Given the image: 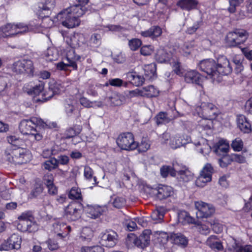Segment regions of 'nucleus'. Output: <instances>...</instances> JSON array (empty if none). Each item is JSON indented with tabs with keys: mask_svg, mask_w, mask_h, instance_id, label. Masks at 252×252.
<instances>
[{
	"mask_svg": "<svg viewBox=\"0 0 252 252\" xmlns=\"http://www.w3.org/2000/svg\"><path fill=\"white\" fill-rule=\"evenodd\" d=\"M64 108L66 115L69 117L72 116L74 113V111L75 110L73 102H66L64 104Z\"/></svg>",
	"mask_w": 252,
	"mask_h": 252,
	"instance_id": "63",
	"label": "nucleus"
},
{
	"mask_svg": "<svg viewBox=\"0 0 252 252\" xmlns=\"http://www.w3.org/2000/svg\"><path fill=\"white\" fill-rule=\"evenodd\" d=\"M84 41V36L79 33H74L70 36V45L72 48H76L80 46L81 43Z\"/></svg>",
	"mask_w": 252,
	"mask_h": 252,
	"instance_id": "38",
	"label": "nucleus"
},
{
	"mask_svg": "<svg viewBox=\"0 0 252 252\" xmlns=\"http://www.w3.org/2000/svg\"><path fill=\"white\" fill-rule=\"evenodd\" d=\"M49 88L55 94H60L61 92L64 91V86L62 84L54 80L49 82Z\"/></svg>",
	"mask_w": 252,
	"mask_h": 252,
	"instance_id": "44",
	"label": "nucleus"
},
{
	"mask_svg": "<svg viewBox=\"0 0 252 252\" xmlns=\"http://www.w3.org/2000/svg\"><path fill=\"white\" fill-rule=\"evenodd\" d=\"M84 14V10L79 5H71L56 15L57 20L68 29L79 26V17Z\"/></svg>",
	"mask_w": 252,
	"mask_h": 252,
	"instance_id": "3",
	"label": "nucleus"
},
{
	"mask_svg": "<svg viewBox=\"0 0 252 252\" xmlns=\"http://www.w3.org/2000/svg\"><path fill=\"white\" fill-rule=\"evenodd\" d=\"M81 252H104V249L98 245L83 246L81 249Z\"/></svg>",
	"mask_w": 252,
	"mask_h": 252,
	"instance_id": "52",
	"label": "nucleus"
},
{
	"mask_svg": "<svg viewBox=\"0 0 252 252\" xmlns=\"http://www.w3.org/2000/svg\"><path fill=\"white\" fill-rule=\"evenodd\" d=\"M42 167L45 170L51 171L58 167V161L57 159L52 158L42 164Z\"/></svg>",
	"mask_w": 252,
	"mask_h": 252,
	"instance_id": "42",
	"label": "nucleus"
},
{
	"mask_svg": "<svg viewBox=\"0 0 252 252\" xmlns=\"http://www.w3.org/2000/svg\"><path fill=\"white\" fill-rule=\"evenodd\" d=\"M185 80L189 83H194L202 86L201 83L205 79L195 70H187L184 74Z\"/></svg>",
	"mask_w": 252,
	"mask_h": 252,
	"instance_id": "19",
	"label": "nucleus"
},
{
	"mask_svg": "<svg viewBox=\"0 0 252 252\" xmlns=\"http://www.w3.org/2000/svg\"><path fill=\"white\" fill-rule=\"evenodd\" d=\"M116 142L118 147L124 150H133L138 146V144L134 141V136L131 132L120 134Z\"/></svg>",
	"mask_w": 252,
	"mask_h": 252,
	"instance_id": "9",
	"label": "nucleus"
},
{
	"mask_svg": "<svg viewBox=\"0 0 252 252\" xmlns=\"http://www.w3.org/2000/svg\"><path fill=\"white\" fill-rule=\"evenodd\" d=\"M146 192L150 196L157 197L161 200L170 197L174 194V190L172 187L165 185H159L156 188L147 187L145 189Z\"/></svg>",
	"mask_w": 252,
	"mask_h": 252,
	"instance_id": "10",
	"label": "nucleus"
},
{
	"mask_svg": "<svg viewBox=\"0 0 252 252\" xmlns=\"http://www.w3.org/2000/svg\"><path fill=\"white\" fill-rule=\"evenodd\" d=\"M231 147L234 151H240L243 147V142L241 139L236 138L232 141Z\"/></svg>",
	"mask_w": 252,
	"mask_h": 252,
	"instance_id": "62",
	"label": "nucleus"
},
{
	"mask_svg": "<svg viewBox=\"0 0 252 252\" xmlns=\"http://www.w3.org/2000/svg\"><path fill=\"white\" fill-rule=\"evenodd\" d=\"M172 54H168L164 49L160 48L157 51L155 59L158 63H163L169 62L170 58H172Z\"/></svg>",
	"mask_w": 252,
	"mask_h": 252,
	"instance_id": "33",
	"label": "nucleus"
},
{
	"mask_svg": "<svg viewBox=\"0 0 252 252\" xmlns=\"http://www.w3.org/2000/svg\"><path fill=\"white\" fill-rule=\"evenodd\" d=\"M226 245L227 247L224 252H239L240 250L244 252H252V245H246L241 248L236 243V241L231 237L227 239Z\"/></svg>",
	"mask_w": 252,
	"mask_h": 252,
	"instance_id": "17",
	"label": "nucleus"
},
{
	"mask_svg": "<svg viewBox=\"0 0 252 252\" xmlns=\"http://www.w3.org/2000/svg\"><path fill=\"white\" fill-rule=\"evenodd\" d=\"M160 141L163 144H167L169 141V145L170 148L176 149L189 143L190 141V138L188 136H185L180 134L170 136L168 133H164L162 135Z\"/></svg>",
	"mask_w": 252,
	"mask_h": 252,
	"instance_id": "7",
	"label": "nucleus"
},
{
	"mask_svg": "<svg viewBox=\"0 0 252 252\" xmlns=\"http://www.w3.org/2000/svg\"><path fill=\"white\" fill-rule=\"evenodd\" d=\"M249 37L248 32L243 29H236L227 33L226 42L230 47L237 46L245 43Z\"/></svg>",
	"mask_w": 252,
	"mask_h": 252,
	"instance_id": "8",
	"label": "nucleus"
},
{
	"mask_svg": "<svg viewBox=\"0 0 252 252\" xmlns=\"http://www.w3.org/2000/svg\"><path fill=\"white\" fill-rule=\"evenodd\" d=\"M124 224L129 231H134L137 227L135 220L129 218L125 219Z\"/></svg>",
	"mask_w": 252,
	"mask_h": 252,
	"instance_id": "53",
	"label": "nucleus"
},
{
	"mask_svg": "<svg viewBox=\"0 0 252 252\" xmlns=\"http://www.w3.org/2000/svg\"><path fill=\"white\" fill-rule=\"evenodd\" d=\"M195 207L197 210L196 215L198 218H207L215 212V208L211 205L202 201H195Z\"/></svg>",
	"mask_w": 252,
	"mask_h": 252,
	"instance_id": "15",
	"label": "nucleus"
},
{
	"mask_svg": "<svg viewBox=\"0 0 252 252\" xmlns=\"http://www.w3.org/2000/svg\"><path fill=\"white\" fill-rule=\"evenodd\" d=\"M82 206L80 203L71 202L64 209V216L71 221L78 220L81 217Z\"/></svg>",
	"mask_w": 252,
	"mask_h": 252,
	"instance_id": "12",
	"label": "nucleus"
},
{
	"mask_svg": "<svg viewBox=\"0 0 252 252\" xmlns=\"http://www.w3.org/2000/svg\"><path fill=\"white\" fill-rule=\"evenodd\" d=\"M6 156L9 162L15 164L26 163L30 161L32 158L29 150L20 147L7 149Z\"/></svg>",
	"mask_w": 252,
	"mask_h": 252,
	"instance_id": "5",
	"label": "nucleus"
},
{
	"mask_svg": "<svg viewBox=\"0 0 252 252\" xmlns=\"http://www.w3.org/2000/svg\"><path fill=\"white\" fill-rule=\"evenodd\" d=\"M171 239L177 245L185 246L188 244L186 237L181 234H173L171 235Z\"/></svg>",
	"mask_w": 252,
	"mask_h": 252,
	"instance_id": "43",
	"label": "nucleus"
},
{
	"mask_svg": "<svg viewBox=\"0 0 252 252\" xmlns=\"http://www.w3.org/2000/svg\"><path fill=\"white\" fill-rule=\"evenodd\" d=\"M179 169L176 170L177 178L180 181L188 182L192 179L193 174L188 169V168L178 163Z\"/></svg>",
	"mask_w": 252,
	"mask_h": 252,
	"instance_id": "20",
	"label": "nucleus"
},
{
	"mask_svg": "<svg viewBox=\"0 0 252 252\" xmlns=\"http://www.w3.org/2000/svg\"><path fill=\"white\" fill-rule=\"evenodd\" d=\"M47 126L41 119L36 117H32L30 119L22 120L19 125L20 132L24 135H28L31 140L40 141L43 136L36 127H45Z\"/></svg>",
	"mask_w": 252,
	"mask_h": 252,
	"instance_id": "4",
	"label": "nucleus"
},
{
	"mask_svg": "<svg viewBox=\"0 0 252 252\" xmlns=\"http://www.w3.org/2000/svg\"><path fill=\"white\" fill-rule=\"evenodd\" d=\"M68 197L72 200H82V195L80 189L77 187H72L69 191Z\"/></svg>",
	"mask_w": 252,
	"mask_h": 252,
	"instance_id": "47",
	"label": "nucleus"
},
{
	"mask_svg": "<svg viewBox=\"0 0 252 252\" xmlns=\"http://www.w3.org/2000/svg\"><path fill=\"white\" fill-rule=\"evenodd\" d=\"M213 168L209 163L205 165L200 171L199 176L195 181V184L199 187H203L212 180Z\"/></svg>",
	"mask_w": 252,
	"mask_h": 252,
	"instance_id": "14",
	"label": "nucleus"
},
{
	"mask_svg": "<svg viewBox=\"0 0 252 252\" xmlns=\"http://www.w3.org/2000/svg\"><path fill=\"white\" fill-rule=\"evenodd\" d=\"M151 231L149 229H145L139 236V238H136L134 240V244L138 247H144L148 245L150 241V234Z\"/></svg>",
	"mask_w": 252,
	"mask_h": 252,
	"instance_id": "25",
	"label": "nucleus"
},
{
	"mask_svg": "<svg viewBox=\"0 0 252 252\" xmlns=\"http://www.w3.org/2000/svg\"><path fill=\"white\" fill-rule=\"evenodd\" d=\"M58 21V20H57L56 16L54 17V19H52L51 18L47 16L44 17L42 19L40 23H39V22L37 23V21L36 20L35 21H33L30 23L28 27L29 28H37L38 30L40 31V32H37L34 30H29V31H32L35 32H43V29L51 28L53 26L54 24Z\"/></svg>",
	"mask_w": 252,
	"mask_h": 252,
	"instance_id": "16",
	"label": "nucleus"
},
{
	"mask_svg": "<svg viewBox=\"0 0 252 252\" xmlns=\"http://www.w3.org/2000/svg\"><path fill=\"white\" fill-rule=\"evenodd\" d=\"M122 97L117 94H114L109 97V99L112 106H119L122 103Z\"/></svg>",
	"mask_w": 252,
	"mask_h": 252,
	"instance_id": "61",
	"label": "nucleus"
},
{
	"mask_svg": "<svg viewBox=\"0 0 252 252\" xmlns=\"http://www.w3.org/2000/svg\"><path fill=\"white\" fill-rule=\"evenodd\" d=\"M154 236L157 242L162 245L166 244L169 239L168 234L163 231H155Z\"/></svg>",
	"mask_w": 252,
	"mask_h": 252,
	"instance_id": "39",
	"label": "nucleus"
},
{
	"mask_svg": "<svg viewBox=\"0 0 252 252\" xmlns=\"http://www.w3.org/2000/svg\"><path fill=\"white\" fill-rule=\"evenodd\" d=\"M94 236V231L88 227L83 228L80 234V238L84 242H90Z\"/></svg>",
	"mask_w": 252,
	"mask_h": 252,
	"instance_id": "37",
	"label": "nucleus"
},
{
	"mask_svg": "<svg viewBox=\"0 0 252 252\" xmlns=\"http://www.w3.org/2000/svg\"><path fill=\"white\" fill-rule=\"evenodd\" d=\"M29 30L40 32L37 28H29L27 25L23 23L18 24L7 23L0 28V39L26 32L29 31Z\"/></svg>",
	"mask_w": 252,
	"mask_h": 252,
	"instance_id": "6",
	"label": "nucleus"
},
{
	"mask_svg": "<svg viewBox=\"0 0 252 252\" xmlns=\"http://www.w3.org/2000/svg\"><path fill=\"white\" fill-rule=\"evenodd\" d=\"M162 33V30L158 26H153L149 30L141 32V35L145 37H151L155 38L159 36Z\"/></svg>",
	"mask_w": 252,
	"mask_h": 252,
	"instance_id": "31",
	"label": "nucleus"
},
{
	"mask_svg": "<svg viewBox=\"0 0 252 252\" xmlns=\"http://www.w3.org/2000/svg\"><path fill=\"white\" fill-rule=\"evenodd\" d=\"M25 62L21 63L20 60L15 62L12 66V70L17 73H25V69H24L22 65H24Z\"/></svg>",
	"mask_w": 252,
	"mask_h": 252,
	"instance_id": "56",
	"label": "nucleus"
},
{
	"mask_svg": "<svg viewBox=\"0 0 252 252\" xmlns=\"http://www.w3.org/2000/svg\"><path fill=\"white\" fill-rule=\"evenodd\" d=\"M171 119L167 116L166 113L160 112L156 117L157 123L159 124H166L169 123Z\"/></svg>",
	"mask_w": 252,
	"mask_h": 252,
	"instance_id": "50",
	"label": "nucleus"
},
{
	"mask_svg": "<svg viewBox=\"0 0 252 252\" xmlns=\"http://www.w3.org/2000/svg\"><path fill=\"white\" fill-rule=\"evenodd\" d=\"M244 2V0H229L228 11L232 13L235 12L236 8L240 6Z\"/></svg>",
	"mask_w": 252,
	"mask_h": 252,
	"instance_id": "54",
	"label": "nucleus"
},
{
	"mask_svg": "<svg viewBox=\"0 0 252 252\" xmlns=\"http://www.w3.org/2000/svg\"><path fill=\"white\" fill-rule=\"evenodd\" d=\"M21 63H23L24 62L26 63H24V65H22L24 69H25V73H32L33 71V66L32 62L30 60H25L23 59L20 60Z\"/></svg>",
	"mask_w": 252,
	"mask_h": 252,
	"instance_id": "57",
	"label": "nucleus"
},
{
	"mask_svg": "<svg viewBox=\"0 0 252 252\" xmlns=\"http://www.w3.org/2000/svg\"><path fill=\"white\" fill-rule=\"evenodd\" d=\"M198 3L197 0H179L177 5L183 10L189 11L196 9Z\"/></svg>",
	"mask_w": 252,
	"mask_h": 252,
	"instance_id": "24",
	"label": "nucleus"
},
{
	"mask_svg": "<svg viewBox=\"0 0 252 252\" xmlns=\"http://www.w3.org/2000/svg\"><path fill=\"white\" fill-rule=\"evenodd\" d=\"M178 220L184 225L193 223L194 222V219L185 211H181L179 213Z\"/></svg>",
	"mask_w": 252,
	"mask_h": 252,
	"instance_id": "36",
	"label": "nucleus"
},
{
	"mask_svg": "<svg viewBox=\"0 0 252 252\" xmlns=\"http://www.w3.org/2000/svg\"><path fill=\"white\" fill-rule=\"evenodd\" d=\"M17 229L22 232H35L38 230V225L33 218L32 220L27 221V223L18 227Z\"/></svg>",
	"mask_w": 252,
	"mask_h": 252,
	"instance_id": "32",
	"label": "nucleus"
},
{
	"mask_svg": "<svg viewBox=\"0 0 252 252\" xmlns=\"http://www.w3.org/2000/svg\"><path fill=\"white\" fill-rule=\"evenodd\" d=\"M169 63L172 65L174 72L179 76H183L184 74V69L182 67L180 63L178 60L172 59L169 61Z\"/></svg>",
	"mask_w": 252,
	"mask_h": 252,
	"instance_id": "45",
	"label": "nucleus"
},
{
	"mask_svg": "<svg viewBox=\"0 0 252 252\" xmlns=\"http://www.w3.org/2000/svg\"><path fill=\"white\" fill-rule=\"evenodd\" d=\"M143 97L148 98L156 97L159 94V89L154 85H149L142 87Z\"/></svg>",
	"mask_w": 252,
	"mask_h": 252,
	"instance_id": "29",
	"label": "nucleus"
},
{
	"mask_svg": "<svg viewBox=\"0 0 252 252\" xmlns=\"http://www.w3.org/2000/svg\"><path fill=\"white\" fill-rule=\"evenodd\" d=\"M21 236L17 233H13L0 244V251L19 250L21 248Z\"/></svg>",
	"mask_w": 252,
	"mask_h": 252,
	"instance_id": "11",
	"label": "nucleus"
},
{
	"mask_svg": "<svg viewBox=\"0 0 252 252\" xmlns=\"http://www.w3.org/2000/svg\"><path fill=\"white\" fill-rule=\"evenodd\" d=\"M44 55L46 60L50 62L56 61L59 57L57 49L54 47L48 48Z\"/></svg>",
	"mask_w": 252,
	"mask_h": 252,
	"instance_id": "40",
	"label": "nucleus"
},
{
	"mask_svg": "<svg viewBox=\"0 0 252 252\" xmlns=\"http://www.w3.org/2000/svg\"><path fill=\"white\" fill-rule=\"evenodd\" d=\"M209 223H201L200 224L197 225V230L200 233L203 235H207L210 232V229L209 228Z\"/></svg>",
	"mask_w": 252,
	"mask_h": 252,
	"instance_id": "60",
	"label": "nucleus"
},
{
	"mask_svg": "<svg viewBox=\"0 0 252 252\" xmlns=\"http://www.w3.org/2000/svg\"><path fill=\"white\" fill-rule=\"evenodd\" d=\"M206 245L215 251H220L223 249L220 239L215 235H211L207 238L206 241Z\"/></svg>",
	"mask_w": 252,
	"mask_h": 252,
	"instance_id": "21",
	"label": "nucleus"
},
{
	"mask_svg": "<svg viewBox=\"0 0 252 252\" xmlns=\"http://www.w3.org/2000/svg\"><path fill=\"white\" fill-rule=\"evenodd\" d=\"M195 112L202 118L199 125L204 129H211L213 127V121L220 113L219 110L214 104L204 102L196 107Z\"/></svg>",
	"mask_w": 252,
	"mask_h": 252,
	"instance_id": "2",
	"label": "nucleus"
},
{
	"mask_svg": "<svg viewBox=\"0 0 252 252\" xmlns=\"http://www.w3.org/2000/svg\"><path fill=\"white\" fill-rule=\"evenodd\" d=\"M237 124L239 129L244 133H249L251 131V124L243 115L237 116Z\"/></svg>",
	"mask_w": 252,
	"mask_h": 252,
	"instance_id": "28",
	"label": "nucleus"
},
{
	"mask_svg": "<svg viewBox=\"0 0 252 252\" xmlns=\"http://www.w3.org/2000/svg\"><path fill=\"white\" fill-rule=\"evenodd\" d=\"M144 75L147 79L153 80L156 77V65L154 63L144 65Z\"/></svg>",
	"mask_w": 252,
	"mask_h": 252,
	"instance_id": "34",
	"label": "nucleus"
},
{
	"mask_svg": "<svg viewBox=\"0 0 252 252\" xmlns=\"http://www.w3.org/2000/svg\"><path fill=\"white\" fill-rule=\"evenodd\" d=\"M66 60L69 65L74 69H77V65L76 63V61L79 60V57L75 55L74 48L69 47L66 49Z\"/></svg>",
	"mask_w": 252,
	"mask_h": 252,
	"instance_id": "26",
	"label": "nucleus"
},
{
	"mask_svg": "<svg viewBox=\"0 0 252 252\" xmlns=\"http://www.w3.org/2000/svg\"><path fill=\"white\" fill-rule=\"evenodd\" d=\"M126 77L128 79V81L136 86L141 85L143 83L145 80L143 76L137 74L135 72L127 73L126 74Z\"/></svg>",
	"mask_w": 252,
	"mask_h": 252,
	"instance_id": "35",
	"label": "nucleus"
},
{
	"mask_svg": "<svg viewBox=\"0 0 252 252\" xmlns=\"http://www.w3.org/2000/svg\"><path fill=\"white\" fill-rule=\"evenodd\" d=\"M178 162H173L172 166H163L160 169V174L163 177H166L168 175L172 177H176V170L179 169Z\"/></svg>",
	"mask_w": 252,
	"mask_h": 252,
	"instance_id": "27",
	"label": "nucleus"
},
{
	"mask_svg": "<svg viewBox=\"0 0 252 252\" xmlns=\"http://www.w3.org/2000/svg\"><path fill=\"white\" fill-rule=\"evenodd\" d=\"M162 33V30L158 26H153L149 30L141 32V35L145 37H151L155 38L159 36Z\"/></svg>",
	"mask_w": 252,
	"mask_h": 252,
	"instance_id": "30",
	"label": "nucleus"
},
{
	"mask_svg": "<svg viewBox=\"0 0 252 252\" xmlns=\"http://www.w3.org/2000/svg\"><path fill=\"white\" fill-rule=\"evenodd\" d=\"M34 218L33 217L32 213L30 212H25L23 213L18 218L19 222L17 224V227L21 226V225L27 223V221H29L32 220Z\"/></svg>",
	"mask_w": 252,
	"mask_h": 252,
	"instance_id": "46",
	"label": "nucleus"
},
{
	"mask_svg": "<svg viewBox=\"0 0 252 252\" xmlns=\"http://www.w3.org/2000/svg\"><path fill=\"white\" fill-rule=\"evenodd\" d=\"M118 242V235L117 233L112 230L106 231L100 235V244L107 248L114 247Z\"/></svg>",
	"mask_w": 252,
	"mask_h": 252,
	"instance_id": "13",
	"label": "nucleus"
},
{
	"mask_svg": "<svg viewBox=\"0 0 252 252\" xmlns=\"http://www.w3.org/2000/svg\"><path fill=\"white\" fill-rule=\"evenodd\" d=\"M162 210L161 208H157L153 211L151 214L152 219L155 220H162L164 216V212Z\"/></svg>",
	"mask_w": 252,
	"mask_h": 252,
	"instance_id": "59",
	"label": "nucleus"
},
{
	"mask_svg": "<svg viewBox=\"0 0 252 252\" xmlns=\"http://www.w3.org/2000/svg\"><path fill=\"white\" fill-rule=\"evenodd\" d=\"M229 143L224 139L220 140L214 146V152L219 156H224L228 151Z\"/></svg>",
	"mask_w": 252,
	"mask_h": 252,
	"instance_id": "22",
	"label": "nucleus"
},
{
	"mask_svg": "<svg viewBox=\"0 0 252 252\" xmlns=\"http://www.w3.org/2000/svg\"><path fill=\"white\" fill-rule=\"evenodd\" d=\"M150 147L149 142L146 140H142L139 144H138L137 148L140 152H146Z\"/></svg>",
	"mask_w": 252,
	"mask_h": 252,
	"instance_id": "64",
	"label": "nucleus"
},
{
	"mask_svg": "<svg viewBox=\"0 0 252 252\" xmlns=\"http://www.w3.org/2000/svg\"><path fill=\"white\" fill-rule=\"evenodd\" d=\"M52 230L56 234L57 237L62 239L68 235L71 230V227L65 223L57 221L53 224Z\"/></svg>",
	"mask_w": 252,
	"mask_h": 252,
	"instance_id": "18",
	"label": "nucleus"
},
{
	"mask_svg": "<svg viewBox=\"0 0 252 252\" xmlns=\"http://www.w3.org/2000/svg\"><path fill=\"white\" fill-rule=\"evenodd\" d=\"M208 223L212 226L213 230L215 233H220L222 231L223 225L218 220H211Z\"/></svg>",
	"mask_w": 252,
	"mask_h": 252,
	"instance_id": "48",
	"label": "nucleus"
},
{
	"mask_svg": "<svg viewBox=\"0 0 252 252\" xmlns=\"http://www.w3.org/2000/svg\"><path fill=\"white\" fill-rule=\"evenodd\" d=\"M8 142L13 146L20 147L19 146L23 145L24 141L22 139L19 138L15 135H9L7 137Z\"/></svg>",
	"mask_w": 252,
	"mask_h": 252,
	"instance_id": "51",
	"label": "nucleus"
},
{
	"mask_svg": "<svg viewBox=\"0 0 252 252\" xmlns=\"http://www.w3.org/2000/svg\"><path fill=\"white\" fill-rule=\"evenodd\" d=\"M142 41L138 38H133L128 41V46L132 51L137 50L141 45Z\"/></svg>",
	"mask_w": 252,
	"mask_h": 252,
	"instance_id": "58",
	"label": "nucleus"
},
{
	"mask_svg": "<svg viewBox=\"0 0 252 252\" xmlns=\"http://www.w3.org/2000/svg\"><path fill=\"white\" fill-rule=\"evenodd\" d=\"M88 217L95 219L99 217L103 212L104 208L97 205H87L85 209Z\"/></svg>",
	"mask_w": 252,
	"mask_h": 252,
	"instance_id": "23",
	"label": "nucleus"
},
{
	"mask_svg": "<svg viewBox=\"0 0 252 252\" xmlns=\"http://www.w3.org/2000/svg\"><path fill=\"white\" fill-rule=\"evenodd\" d=\"M44 87V83L41 82H38L37 84L29 89L27 93L28 94L33 95L34 97L36 96H41Z\"/></svg>",
	"mask_w": 252,
	"mask_h": 252,
	"instance_id": "41",
	"label": "nucleus"
},
{
	"mask_svg": "<svg viewBox=\"0 0 252 252\" xmlns=\"http://www.w3.org/2000/svg\"><path fill=\"white\" fill-rule=\"evenodd\" d=\"M93 171L90 167L89 166H85L84 167V175L85 178L89 181H91L93 179L94 183H95L96 178L93 176Z\"/></svg>",
	"mask_w": 252,
	"mask_h": 252,
	"instance_id": "55",
	"label": "nucleus"
},
{
	"mask_svg": "<svg viewBox=\"0 0 252 252\" xmlns=\"http://www.w3.org/2000/svg\"><path fill=\"white\" fill-rule=\"evenodd\" d=\"M198 67L206 73L214 81H221V75H226L232 71V67L227 59L224 56H220L217 59V65L213 59H206L201 61Z\"/></svg>",
	"mask_w": 252,
	"mask_h": 252,
	"instance_id": "1",
	"label": "nucleus"
},
{
	"mask_svg": "<svg viewBox=\"0 0 252 252\" xmlns=\"http://www.w3.org/2000/svg\"><path fill=\"white\" fill-rule=\"evenodd\" d=\"M54 95H55V94L49 89V88L47 90L43 89L41 96L37 98L36 100L37 101L44 102L51 98Z\"/></svg>",
	"mask_w": 252,
	"mask_h": 252,
	"instance_id": "49",
	"label": "nucleus"
}]
</instances>
